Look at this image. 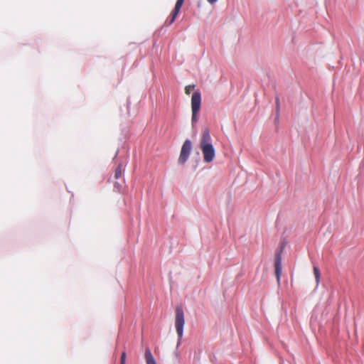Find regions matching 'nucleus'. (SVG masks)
<instances>
[{"label": "nucleus", "mask_w": 364, "mask_h": 364, "mask_svg": "<svg viewBox=\"0 0 364 364\" xmlns=\"http://www.w3.org/2000/svg\"><path fill=\"white\" fill-rule=\"evenodd\" d=\"M275 104H276V112H277V119L279 117V109H280V105H279V97H276L275 99Z\"/></svg>", "instance_id": "9d476101"}, {"label": "nucleus", "mask_w": 364, "mask_h": 364, "mask_svg": "<svg viewBox=\"0 0 364 364\" xmlns=\"http://www.w3.org/2000/svg\"><path fill=\"white\" fill-rule=\"evenodd\" d=\"M184 1L185 0H177L173 10L172 11L170 16L166 20V23H168V25H171L174 22L180 11L181 6H183Z\"/></svg>", "instance_id": "39448f33"}, {"label": "nucleus", "mask_w": 364, "mask_h": 364, "mask_svg": "<svg viewBox=\"0 0 364 364\" xmlns=\"http://www.w3.org/2000/svg\"><path fill=\"white\" fill-rule=\"evenodd\" d=\"M314 274L316 279V285L318 286L320 282V271L317 267H314Z\"/></svg>", "instance_id": "6e6552de"}, {"label": "nucleus", "mask_w": 364, "mask_h": 364, "mask_svg": "<svg viewBox=\"0 0 364 364\" xmlns=\"http://www.w3.org/2000/svg\"><path fill=\"white\" fill-rule=\"evenodd\" d=\"M195 87V85H187L185 87V92L186 95H189L191 92L192 90H193Z\"/></svg>", "instance_id": "9b49d317"}, {"label": "nucleus", "mask_w": 364, "mask_h": 364, "mask_svg": "<svg viewBox=\"0 0 364 364\" xmlns=\"http://www.w3.org/2000/svg\"><path fill=\"white\" fill-rule=\"evenodd\" d=\"M184 324L185 319L183 307L181 306H177L176 308L175 327L180 340L183 337Z\"/></svg>", "instance_id": "f03ea898"}, {"label": "nucleus", "mask_w": 364, "mask_h": 364, "mask_svg": "<svg viewBox=\"0 0 364 364\" xmlns=\"http://www.w3.org/2000/svg\"><path fill=\"white\" fill-rule=\"evenodd\" d=\"M125 360H126V353L122 352V353L121 355V358H120V364H125Z\"/></svg>", "instance_id": "f8f14e48"}, {"label": "nucleus", "mask_w": 364, "mask_h": 364, "mask_svg": "<svg viewBox=\"0 0 364 364\" xmlns=\"http://www.w3.org/2000/svg\"><path fill=\"white\" fill-rule=\"evenodd\" d=\"M210 4H214L218 0H207Z\"/></svg>", "instance_id": "4468645a"}, {"label": "nucleus", "mask_w": 364, "mask_h": 364, "mask_svg": "<svg viewBox=\"0 0 364 364\" xmlns=\"http://www.w3.org/2000/svg\"><path fill=\"white\" fill-rule=\"evenodd\" d=\"M201 104V95L199 91L193 93L191 97V109L192 112H199Z\"/></svg>", "instance_id": "20e7f679"}, {"label": "nucleus", "mask_w": 364, "mask_h": 364, "mask_svg": "<svg viewBox=\"0 0 364 364\" xmlns=\"http://www.w3.org/2000/svg\"><path fill=\"white\" fill-rule=\"evenodd\" d=\"M191 141L189 139H186L181 147L178 163L183 164L186 162L191 154Z\"/></svg>", "instance_id": "7ed1b4c3"}, {"label": "nucleus", "mask_w": 364, "mask_h": 364, "mask_svg": "<svg viewBox=\"0 0 364 364\" xmlns=\"http://www.w3.org/2000/svg\"><path fill=\"white\" fill-rule=\"evenodd\" d=\"M122 175V165L119 164L117 168L115 169V171H114V178L116 179H118Z\"/></svg>", "instance_id": "1a4fd4ad"}, {"label": "nucleus", "mask_w": 364, "mask_h": 364, "mask_svg": "<svg viewBox=\"0 0 364 364\" xmlns=\"http://www.w3.org/2000/svg\"><path fill=\"white\" fill-rule=\"evenodd\" d=\"M274 268H275V275L277 277V282H280V277L282 274V256L281 253H277L275 255L274 259Z\"/></svg>", "instance_id": "423d86ee"}, {"label": "nucleus", "mask_w": 364, "mask_h": 364, "mask_svg": "<svg viewBox=\"0 0 364 364\" xmlns=\"http://www.w3.org/2000/svg\"><path fill=\"white\" fill-rule=\"evenodd\" d=\"M145 358L146 364H156L149 348H146L145 350Z\"/></svg>", "instance_id": "0eeeda50"}, {"label": "nucleus", "mask_w": 364, "mask_h": 364, "mask_svg": "<svg viewBox=\"0 0 364 364\" xmlns=\"http://www.w3.org/2000/svg\"><path fill=\"white\" fill-rule=\"evenodd\" d=\"M200 149L203 153L205 162L210 163L213 161L215 156V150L211 143V137L208 129H205L202 132Z\"/></svg>", "instance_id": "f257e3e1"}, {"label": "nucleus", "mask_w": 364, "mask_h": 364, "mask_svg": "<svg viewBox=\"0 0 364 364\" xmlns=\"http://www.w3.org/2000/svg\"><path fill=\"white\" fill-rule=\"evenodd\" d=\"M198 112L194 113V112H192V122L196 123L197 122V114Z\"/></svg>", "instance_id": "ddd939ff"}]
</instances>
